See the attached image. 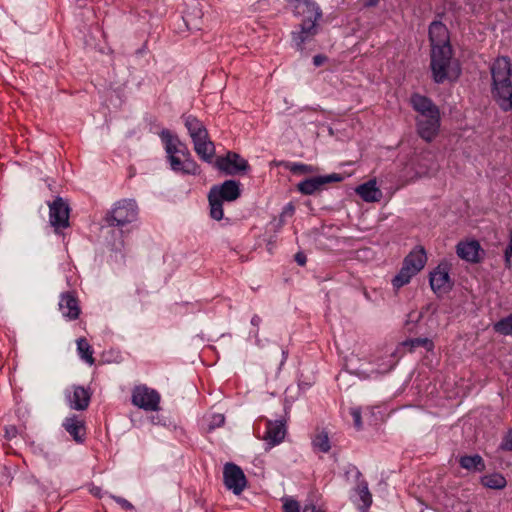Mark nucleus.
I'll return each instance as SVG.
<instances>
[{
    "label": "nucleus",
    "instance_id": "nucleus-1",
    "mask_svg": "<svg viewBox=\"0 0 512 512\" xmlns=\"http://www.w3.org/2000/svg\"><path fill=\"white\" fill-rule=\"evenodd\" d=\"M160 138L164 144L167 161L171 170L175 173L195 175L199 172V166L191 158L186 145L169 130H163Z\"/></svg>",
    "mask_w": 512,
    "mask_h": 512
},
{
    "label": "nucleus",
    "instance_id": "nucleus-2",
    "mask_svg": "<svg viewBox=\"0 0 512 512\" xmlns=\"http://www.w3.org/2000/svg\"><path fill=\"white\" fill-rule=\"evenodd\" d=\"M493 95L504 111L512 109L511 65L507 58H497L491 67Z\"/></svg>",
    "mask_w": 512,
    "mask_h": 512
},
{
    "label": "nucleus",
    "instance_id": "nucleus-3",
    "mask_svg": "<svg viewBox=\"0 0 512 512\" xmlns=\"http://www.w3.org/2000/svg\"><path fill=\"white\" fill-rule=\"evenodd\" d=\"M430 67L436 83L455 81L461 74L460 64L453 58L451 46L431 49Z\"/></svg>",
    "mask_w": 512,
    "mask_h": 512
},
{
    "label": "nucleus",
    "instance_id": "nucleus-4",
    "mask_svg": "<svg viewBox=\"0 0 512 512\" xmlns=\"http://www.w3.org/2000/svg\"><path fill=\"white\" fill-rule=\"evenodd\" d=\"M185 127L193 141L194 150L205 162L211 163L215 155V146L209 140L208 132L203 123L192 115L184 118Z\"/></svg>",
    "mask_w": 512,
    "mask_h": 512
},
{
    "label": "nucleus",
    "instance_id": "nucleus-5",
    "mask_svg": "<svg viewBox=\"0 0 512 512\" xmlns=\"http://www.w3.org/2000/svg\"><path fill=\"white\" fill-rule=\"evenodd\" d=\"M138 206L133 199H122L114 203L105 216V222L109 226L123 228L136 221Z\"/></svg>",
    "mask_w": 512,
    "mask_h": 512
},
{
    "label": "nucleus",
    "instance_id": "nucleus-6",
    "mask_svg": "<svg viewBox=\"0 0 512 512\" xmlns=\"http://www.w3.org/2000/svg\"><path fill=\"white\" fill-rule=\"evenodd\" d=\"M160 400V394L146 385H138L132 391V404L145 411H158Z\"/></svg>",
    "mask_w": 512,
    "mask_h": 512
},
{
    "label": "nucleus",
    "instance_id": "nucleus-7",
    "mask_svg": "<svg viewBox=\"0 0 512 512\" xmlns=\"http://www.w3.org/2000/svg\"><path fill=\"white\" fill-rule=\"evenodd\" d=\"M223 477L227 489L236 495H239L246 487V477L242 469L233 463L225 464Z\"/></svg>",
    "mask_w": 512,
    "mask_h": 512
},
{
    "label": "nucleus",
    "instance_id": "nucleus-8",
    "mask_svg": "<svg viewBox=\"0 0 512 512\" xmlns=\"http://www.w3.org/2000/svg\"><path fill=\"white\" fill-rule=\"evenodd\" d=\"M417 132L419 136L427 141H432L438 134L440 128V112L427 116H417Z\"/></svg>",
    "mask_w": 512,
    "mask_h": 512
},
{
    "label": "nucleus",
    "instance_id": "nucleus-9",
    "mask_svg": "<svg viewBox=\"0 0 512 512\" xmlns=\"http://www.w3.org/2000/svg\"><path fill=\"white\" fill-rule=\"evenodd\" d=\"M215 166L227 175H235L248 169V162L239 154L228 152L226 156L219 157L215 161Z\"/></svg>",
    "mask_w": 512,
    "mask_h": 512
},
{
    "label": "nucleus",
    "instance_id": "nucleus-10",
    "mask_svg": "<svg viewBox=\"0 0 512 512\" xmlns=\"http://www.w3.org/2000/svg\"><path fill=\"white\" fill-rule=\"evenodd\" d=\"M430 286L437 295H443L451 289L452 282L446 264H439L430 273Z\"/></svg>",
    "mask_w": 512,
    "mask_h": 512
},
{
    "label": "nucleus",
    "instance_id": "nucleus-11",
    "mask_svg": "<svg viewBox=\"0 0 512 512\" xmlns=\"http://www.w3.org/2000/svg\"><path fill=\"white\" fill-rule=\"evenodd\" d=\"M294 14L302 18V21L314 22L321 18L320 7L312 0H294L292 2Z\"/></svg>",
    "mask_w": 512,
    "mask_h": 512
},
{
    "label": "nucleus",
    "instance_id": "nucleus-12",
    "mask_svg": "<svg viewBox=\"0 0 512 512\" xmlns=\"http://www.w3.org/2000/svg\"><path fill=\"white\" fill-rule=\"evenodd\" d=\"M49 220L55 230L66 228L69 224V208L67 204L58 198L49 205Z\"/></svg>",
    "mask_w": 512,
    "mask_h": 512
},
{
    "label": "nucleus",
    "instance_id": "nucleus-13",
    "mask_svg": "<svg viewBox=\"0 0 512 512\" xmlns=\"http://www.w3.org/2000/svg\"><path fill=\"white\" fill-rule=\"evenodd\" d=\"M342 180V177L339 174L333 173L325 176H317L313 178H308L304 181H301L297 188L299 192L304 195H312L315 192L322 189V187L330 182H339Z\"/></svg>",
    "mask_w": 512,
    "mask_h": 512
},
{
    "label": "nucleus",
    "instance_id": "nucleus-14",
    "mask_svg": "<svg viewBox=\"0 0 512 512\" xmlns=\"http://www.w3.org/2000/svg\"><path fill=\"white\" fill-rule=\"evenodd\" d=\"M222 201H234L240 196L239 183L235 180H226L221 185L211 188L210 192Z\"/></svg>",
    "mask_w": 512,
    "mask_h": 512
},
{
    "label": "nucleus",
    "instance_id": "nucleus-15",
    "mask_svg": "<svg viewBox=\"0 0 512 512\" xmlns=\"http://www.w3.org/2000/svg\"><path fill=\"white\" fill-rule=\"evenodd\" d=\"M65 395L72 409L84 410L89 405L90 395L88 391L81 386H74L71 389H67Z\"/></svg>",
    "mask_w": 512,
    "mask_h": 512
},
{
    "label": "nucleus",
    "instance_id": "nucleus-16",
    "mask_svg": "<svg viewBox=\"0 0 512 512\" xmlns=\"http://www.w3.org/2000/svg\"><path fill=\"white\" fill-rule=\"evenodd\" d=\"M429 38L431 49L436 47L442 48L444 46H451L448 29L441 22L435 21L430 25Z\"/></svg>",
    "mask_w": 512,
    "mask_h": 512
},
{
    "label": "nucleus",
    "instance_id": "nucleus-17",
    "mask_svg": "<svg viewBox=\"0 0 512 512\" xmlns=\"http://www.w3.org/2000/svg\"><path fill=\"white\" fill-rule=\"evenodd\" d=\"M286 435L285 424L282 421H267V429L264 440L269 448L280 444Z\"/></svg>",
    "mask_w": 512,
    "mask_h": 512
},
{
    "label": "nucleus",
    "instance_id": "nucleus-18",
    "mask_svg": "<svg viewBox=\"0 0 512 512\" xmlns=\"http://www.w3.org/2000/svg\"><path fill=\"white\" fill-rule=\"evenodd\" d=\"M317 34V25L314 22L302 21L299 31L292 33V39L297 49L303 50L304 44L312 40Z\"/></svg>",
    "mask_w": 512,
    "mask_h": 512
},
{
    "label": "nucleus",
    "instance_id": "nucleus-19",
    "mask_svg": "<svg viewBox=\"0 0 512 512\" xmlns=\"http://www.w3.org/2000/svg\"><path fill=\"white\" fill-rule=\"evenodd\" d=\"M59 310L61 311L63 317L68 320H74L78 318L80 314L78 300L71 293L62 294L59 301Z\"/></svg>",
    "mask_w": 512,
    "mask_h": 512
},
{
    "label": "nucleus",
    "instance_id": "nucleus-20",
    "mask_svg": "<svg viewBox=\"0 0 512 512\" xmlns=\"http://www.w3.org/2000/svg\"><path fill=\"white\" fill-rule=\"evenodd\" d=\"M482 249L477 241L460 242L457 245L458 256L468 262H477L480 260Z\"/></svg>",
    "mask_w": 512,
    "mask_h": 512
},
{
    "label": "nucleus",
    "instance_id": "nucleus-21",
    "mask_svg": "<svg viewBox=\"0 0 512 512\" xmlns=\"http://www.w3.org/2000/svg\"><path fill=\"white\" fill-rule=\"evenodd\" d=\"M427 261V256L424 248H414L404 259L403 264L411 270L412 273L417 274L420 272Z\"/></svg>",
    "mask_w": 512,
    "mask_h": 512
},
{
    "label": "nucleus",
    "instance_id": "nucleus-22",
    "mask_svg": "<svg viewBox=\"0 0 512 512\" xmlns=\"http://www.w3.org/2000/svg\"><path fill=\"white\" fill-rule=\"evenodd\" d=\"M356 193L365 202H378L382 198V192L377 187L375 179L369 180L366 183L359 185L356 188Z\"/></svg>",
    "mask_w": 512,
    "mask_h": 512
},
{
    "label": "nucleus",
    "instance_id": "nucleus-23",
    "mask_svg": "<svg viewBox=\"0 0 512 512\" xmlns=\"http://www.w3.org/2000/svg\"><path fill=\"white\" fill-rule=\"evenodd\" d=\"M411 104L413 109L418 113V116H427L440 112L438 107L429 98L420 94L412 95Z\"/></svg>",
    "mask_w": 512,
    "mask_h": 512
},
{
    "label": "nucleus",
    "instance_id": "nucleus-24",
    "mask_svg": "<svg viewBox=\"0 0 512 512\" xmlns=\"http://www.w3.org/2000/svg\"><path fill=\"white\" fill-rule=\"evenodd\" d=\"M63 427L76 442H82L85 437V426L83 420L73 415L65 418Z\"/></svg>",
    "mask_w": 512,
    "mask_h": 512
},
{
    "label": "nucleus",
    "instance_id": "nucleus-25",
    "mask_svg": "<svg viewBox=\"0 0 512 512\" xmlns=\"http://www.w3.org/2000/svg\"><path fill=\"white\" fill-rule=\"evenodd\" d=\"M395 365V361L392 359V355H390V358L388 361L383 362L381 364H378L376 368L374 369H365L361 368L356 372L358 376H361L363 378L371 377L374 374H383L392 369V367Z\"/></svg>",
    "mask_w": 512,
    "mask_h": 512
},
{
    "label": "nucleus",
    "instance_id": "nucleus-26",
    "mask_svg": "<svg viewBox=\"0 0 512 512\" xmlns=\"http://www.w3.org/2000/svg\"><path fill=\"white\" fill-rule=\"evenodd\" d=\"M459 462L461 467L468 471H482L485 468L483 459L479 455L463 456Z\"/></svg>",
    "mask_w": 512,
    "mask_h": 512
},
{
    "label": "nucleus",
    "instance_id": "nucleus-27",
    "mask_svg": "<svg viewBox=\"0 0 512 512\" xmlns=\"http://www.w3.org/2000/svg\"><path fill=\"white\" fill-rule=\"evenodd\" d=\"M482 484L491 489H502L506 486V479L500 473H492L482 478Z\"/></svg>",
    "mask_w": 512,
    "mask_h": 512
},
{
    "label": "nucleus",
    "instance_id": "nucleus-28",
    "mask_svg": "<svg viewBox=\"0 0 512 512\" xmlns=\"http://www.w3.org/2000/svg\"><path fill=\"white\" fill-rule=\"evenodd\" d=\"M415 275V273H412L411 270L403 264L399 273L392 279V285L395 289H400L407 285Z\"/></svg>",
    "mask_w": 512,
    "mask_h": 512
},
{
    "label": "nucleus",
    "instance_id": "nucleus-29",
    "mask_svg": "<svg viewBox=\"0 0 512 512\" xmlns=\"http://www.w3.org/2000/svg\"><path fill=\"white\" fill-rule=\"evenodd\" d=\"M77 350L80 357L87 362L89 365L94 363L91 346L86 339L80 338L77 340Z\"/></svg>",
    "mask_w": 512,
    "mask_h": 512
},
{
    "label": "nucleus",
    "instance_id": "nucleus-30",
    "mask_svg": "<svg viewBox=\"0 0 512 512\" xmlns=\"http://www.w3.org/2000/svg\"><path fill=\"white\" fill-rule=\"evenodd\" d=\"M209 204H210V214L211 217L215 220H221L223 218V207L222 200L217 198L216 196L209 193Z\"/></svg>",
    "mask_w": 512,
    "mask_h": 512
},
{
    "label": "nucleus",
    "instance_id": "nucleus-31",
    "mask_svg": "<svg viewBox=\"0 0 512 512\" xmlns=\"http://www.w3.org/2000/svg\"><path fill=\"white\" fill-rule=\"evenodd\" d=\"M313 446L321 452H328L330 450V441L326 432L318 433L313 439Z\"/></svg>",
    "mask_w": 512,
    "mask_h": 512
},
{
    "label": "nucleus",
    "instance_id": "nucleus-32",
    "mask_svg": "<svg viewBox=\"0 0 512 512\" xmlns=\"http://www.w3.org/2000/svg\"><path fill=\"white\" fill-rule=\"evenodd\" d=\"M357 494L359 499L362 502V507L366 510L370 507L372 503V496L369 492L368 486L366 483H360L357 487Z\"/></svg>",
    "mask_w": 512,
    "mask_h": 512
},
{
    "label": "nucleus",
    "instance_id": "nucleus-33",
    "mask_svg": "<svg viewBox=\"0 0 512 512\" xmlns=\"http://www.w3.org/2000/svg\"><path fill=\"white\" fill-rule=\"evenodd\" d=\"M494 330L502 335H512V314L495 323Z\"/></svg>",
    "mask_w": 512,
    "mask_h": 512
},
{
    "label": "nucleus",
    "instance_id": "nucleus-34",
    "mask_svg": "<svg viewBox=\"0 0 512 512\" xmlns=\"http://www.w3.org/2000/svg\"><path fill=\"white\" fill-rule=\"evenodd\" d=\"M204 420L207 423L208 430H213L223 425L225 418L223 414L214 413L206 416Z\"/></svg>",
    "mask_w": 512,
    "mask_h": 512
},
{
    "label": "nucleus",
    "instance_id": "nucleus-35",
    "mask_svg": "<svg viewBox=\"0 0 512 512\" xmlns=\"http://www.w3.org/2000/svg\"><path fill=\"white\" fill-rule=\"evenodd\" d=\"M404 345H409L411 348L422 346L427 351H431L434 347L433 342L428 338H415L409 341H406Z\"/></svg>",
    "mask_w": 512,
    "mask_h": 512
},
{
    "label": "nucleus",
    "instance_id": "nucleus-36",
    "mask_svg": "<svg viewBox=\"0 0 512 512\" xmlns=\"http://www.w3.org/2000/svg\"><path fill=\"white\" fill-rule=\"evenodd\" d=\"M283 501V512H300L299 503L291 497H284Z\"/></svg>",
    "mask_w": 512,
    "mask_h": 512
},
{
    "label": "nucleus",
    "instance_id": "nucleus-37",
    "mask_svg": "<svg viewBox=\"0 0 512 512\" xmlns=\"http://www.w3.org/2000/svg\"><path fill=\"white\" fill-rule=\"evenodd\" d=\"M290 171L293 173L306 174V173H313L315 171V168L311 165H306V164H302V163H293L290 166Z\"/></svg>",
    "mask_w": 512,
    "mask_h": 512
},
{
    "label": "nucleus",
    "instance_id": "nucleus-38",
    "mask_svg": "<svg viewBox=\"0 0 512 512\" xmlns=\"http://www.w3.org/2000/svg\"><path fill=\"white\" fill-rule=\"evenodd\" d=\"M349 413L353 418L354 426L360 430L362 428V422H361V411L358 407H351L349 408Z\"/></svg>",
    "mask_w": 512,
    "mask_h": 512
},
{
    "label": "nucleus",
    "instance_id": "nucleus-39",
    "mask_svg": "<svg viewBox=\"0 0 512 512\" xmlns=\"http://www.w3.org/2000/svg\"><path fill=\"white\" fill-rule=\"evenodd\" d=\"M500 447L503 450L512 451V430L505 435Z\"/></svg>",
    "mask_w": 512,
    "mask_h": 512
},
{
    "label": "nucleus",
    "instance_id": "nucleus-40",
    "mask_svg": "<svg viewBox=\"0 0 512 512\" xmlns=\"http://www.w3.org/2000/svg\"><path fill=\"white\" fill-rule=\"evenodd\" d=\"M505 260L508 265L512 263V231L510 233V241L505 250Z\"/></svg>",
    "mask_w": 512,
    "mask_h": 512
},
{
    "label": "nucleus",
    "instance_id": "nucleus-41",
    "mask_svg": "<svg viewBox=\"0 0 512 512\" xmlns=\"http://www.w3.org/2000/svg\"><path fill=\"white\" fill-rule=\"evenodd\" d=\"M113 499L124 509L128 510L133 508L132 504L124 498L113 496Z\"/></svg>",
    "mask_w": 512,
    "mask_h": 512
},
{
    "label": "nucleus",
    "instance_id": "nucleus-42",
    "mask_svg": "<svg viewBox=\"0 0 512 512\" xmlns=\"http://www.w3.org/2000/svg\"><path fill=\"white\" fill-rule=\"evenodd\" d=\"M261 323V318L258 316V315H254L252 318H251V324L253 326H255L256 328H258V326L260 325ZM254 337H257L258 336V329H256L254 332Z\"/></svg>",
    "mask_w": 512,
    "mask_h": 512
},
{
    "label": "nucleus",
    "instance_id": "nucleus-43",
    "mask_svg": "<svg viewBox=\"0 0 512 512\" xmlns=\"http://www.w3.org/2000/svg\"><path fill=\"white\" fill-rule=\"evenodd\" d=\"M302 512H321L319 509H317V507L312 504V503H309V504H305L304 507L302 508Z\"/></svg>",
    "mask_w": 512,
    "mask_h": 512
},
{
    "label": "nucleus",
    "instance_id": "nucleus-44",
    "mask_svg": "<svg viewBox=\"0 0 512 512\" xmlns=\"http://www.w3.org/2000/svg\"><path fill=\"white\" fill-rule=\"evenodd\" d=\"M295 260L299 265L303 266L306 263V256L302 253H298L295 256Z\"/></svg>",
    "mask_w": 512,
    "mask_h": 512
},
{
    "label": "nucleus",
    "instance_id": "nucleus-45",
    "mask_svg": "<svg viewBox=\"0 0 512 512\" xmlns=\"http://www.w3.org/2000/svg\"><path fill=\"white\" fill-rule=\"evenodd\" d=\"M324 61V57L320 56V55H317L313 58V62L315 64V66H320Z\"/></svg>",
    "mask_w": 512,
    "mask_h": 512
},
{
    "label": "nucleus",
    "instance_id": "nucleus-46",
    "mask_svg": "<svg viewBox=\"0 0 512 512\" xmlns=\"http://www.w3.org/2000/svg\"><path fill=\"white\" fill-rule=\"evenodd\" d=\"M293 211H294L293 206H292L291 204H289V205L285 208L284 213L292 214V213H293Z\"/></svg>",
    "mask_w": 512,
    "mask_h": 512
},
{
    "label": "nucleus",
    "instance_id": "nucleus-47",
    "mask_svg": "<svg viewBox=\"0 0 512 512\" xmlns=\"http://www.w3.org/2000/svg\"><path fill=\"white\" fill-rule=\"evenodd\" d=\"M91 492L96 495V496H100V489L99 488H95L93 490H91Z\"/></svg>",
    "mask_w": 512,
    "mask_h": 512
},
{
    "label": "nucleus",
    "instance_id": "nucleus-48",
    "mask_svg": "<svg viewBox=\"0 0 512 512\" xmlns=\"http://www.w3.org/2000/svg\"><path fill=\"white\" fill-rule=\"evenodd\" d=\"M377 2H378V0H369V2L367 3V5H368V6H373V5H375Z\"/></svg>",
    "mask_w": 512,
    "mask_h": 512
}]
</instances>
